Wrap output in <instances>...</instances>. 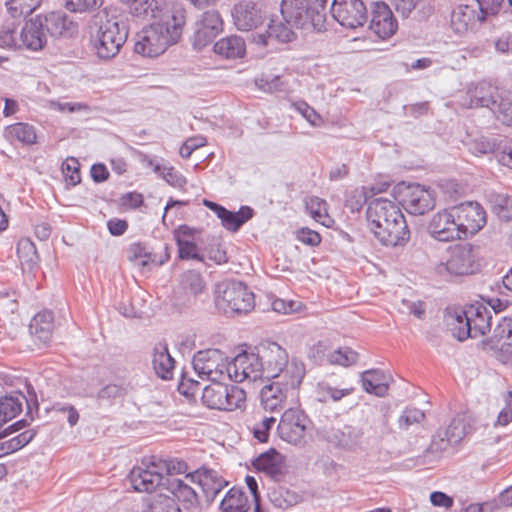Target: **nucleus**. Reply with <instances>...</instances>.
Returning <instances> with one entry per match:
<instances>
[{
	"instance_id": "1",
	"label": "nucleus",
	"mask_w": 512,
	"mask_h": 512,
	"mask_svg": "<svg viewBox=\"0 0 512 512\" xmlns=\"http://www.w3.org/2000/svg\"><path fill=\"white\" fill-rule=\"evenodd\" d=\"M328 0H282L280 12L284 21L297 29L326 31Z\"/></svg>"
},
{
	"instance_id": "2",
	"label": "nucleus",
	"mask_w": 512,
	"mask_h": 512,
	"mask_svg": "<svg viewBox=\"0 0 512 512\" xmlns=\"http://www.w3.org/2000/svg\"><path fill=\"white\" fill-rule=\"evenodd\" d=\"M182 34V22L173 16L171 21L156 22L137 34L134 51L145 57H157L175 44Z\"/></svg>"
},
{
	"instance_id": "3",
	"label": "nucleus",
	"mask_w": 512,
	"mask_h": 512,
	"mask_svg": "<svg viewBox=\"0 0 512 512\" xmlns=\"http://www.w3.org/2000/svg\"><path fill=\"white\" fill-rule=\"evenodd\" d=\"M305 374V364L298 358L292 357V365L286 371V378L277 379L261 389L260 399L263 408L271 412L282 409L287 398L295 395Z\"/></svg>"
},
{
	"instance_id": "4",
	"label": "nucleus",
	"mask_w": 512,
	"mask_h": 512,
	"mask_svg": "<svg viewBox=\"0 0 512 512\" xmlns=\"http://www.w3.org/2000/svg\"><path fill=\"white\" fill-rule=\"evenodd\" d=\"M450 320L452 335L459 341H464L485 335L491 328L492 315L487 307L477 303L455 309Z\"/></svg>"
},
{
	"instance_id": "5",
	"label": "nucleus",
	"mask_w": 512,
	"mask_h": 512,
	"mask_svg": "<svg viewBox=\"0 0 512 512\" xmlns=\"http://www.w3.org/2000/svg\"><path fill=\"white\" fill-rule=\"evenodd\" d=\"M254 365L257 374L253 375L254 380L258 378H286V371L292 365V359L285 348L273 341H263L252 350Z\"/></svg>"
},
{
	"instance_id": "6",
	"label": "nucleus",
	"mask_w": 512,
	"mask_h": 512,
	"mask_svg": "<svg viewBox=\"0 0 512 512\" xmlns=\"http://www.w3.org/2000/svg\"><path fill=\"white\" fill-rule=\"evenodd\" d=\"M214 302L216 308L226 315L248 313L255 306L253 292L244 282L237 280L218 283Z\"/></svg>"
},
{
	"instance_id": "7",
	"label": "nucleus",
	"mask_w": 512,
	"mask_h": 512,
	"mask_svg": "<svg viewBox=\"0 0 512 512\" xmlns=\"http://www.w3.org/2000/svg\"><path fill=\"white\" fill-rule=\"evenodd\" d=\"M129 27L127 22L113 16L102 23L93 39L96 53L101 59L114 58L128 38Z\"/></svg>"
},
{
	"instance_id": "8",
	"label": "nucleus",
	"mask_w": 512,
	"mask_h": 512,
	"mask_svg": "<svg viewBox=\"0 0 512 512\" xmlns=\"http://www.w3.org/2000/svg\"><path fill=\"white\" fill-rule=\"evenodd\" d=\"M246 392L236 386L227 385L220 380L211 381L202 389L201 402L209 408L221 411H234L245 405Z\"/></svg>"
},
{
	"instance_id": "9",
	"label": "nucleus",
	"mask_w": 512,
	"mask_h": 512,
	"mask_svg": "<svg viewBox=\"0 0 512 512\" xmlns=\"http://www.w3.org/2000/svg\"><path fill=\"white\" fill-rule=\"evenodd\" d=\"M330 13L337 23L347 29L363 27L368 21V9L363 0H333Z\"/></svg>"
},
{
	"instance_id": "10",
	"label": "nucleus",
	"mask_w": 512,
	"mask_h": 512,
	"mask_svg": "<svg viewBox=\"0 0 512 512\" xmlns=\"http://www.w3.org/2000/svg\"><path fill=\"white\" fill-rule=\"evenodd\" d=\"M26 388L27 396L22 392H15L0 398V428L22 411L23 401H25L27 405L26 417H29L30 421H33L34 417L32 412L35 409L38 413L39 403L33 386L27 384Z\"/></svg>"
},
{
	"instance_id": "11",
	"label": "nucleus",
	"mask_w": 512,
	"mask_h": 512,
	"mask_svg": "<svg viewBox=\"0 0 512 512\" xmlns=\"http://www.w3.org/2000/svg\"><path fill=\"white\" fill-rule=\"evenodd\" d=\"M227 358L219 349L198 351L192 360L194 371L203 380H221L226 373Z\"/></svg>"
},
{
	"instance_id": "12",
	"label": "nucleus",
	"mask_w": 512,
	"mask_h": 512,
	"mask_svg": "<svg viewBox=\"0 0 512 512\" xmlns=\"http://www.w3.org/2000/svg\"><path fill=\"white\" fill-rule=\"evenodd\" d=\"M443 270H446L449 274L454 276H464L475 273L478 270V264L476 262L473 246L470 243H465L458 244L451 248L446 262L438 266L439 273Z\"/></svg>"
},
{
	"instance_id": "13",
	"label": "nucleus",
	"mask_w": 512,
	"mask_h": 512,
	"mask_svg": "<svg viewBox=\"0 0 512 512\" xmlns=\"http://www.w3.org/2000/svg\"><path fill=\"white\" fill-rule=\"evenodd\" d=\"M452 209L461 238L476 234L486 224V212L477 202H464Z\"/></svg>"
},
{
	"instance_id": "14",
	"label": "nucleus",
	"mask_w": 512,
	"mask_h": 512,
	"mask_svg": "<svg viewBox=\"0 0 512 512\" xmlns=\"http://www.w3.org/2000/svg\"><path fill=\"white\" fill-rule=\"evenodd\" d=\"M308 416L297 408H288L282 414L277 426L279 437L291 444L299 445L304 441Z\"/></svg>"
},
{
	"instance_id": "15",
	"label": "nucleus",
	"mask_w": 512,
	"mask_h": 512,
	"mask_svg": "<svg viewBox=\"0 0 512 512\" xmlns=\"http://www.w3.org/2000/svg\"><path fill=\"white\" fill-rule=\"evenodd\" d=\"M223 30V20L216 10L204 12L194 24V33L191 38L195 50L201 51L209 45Z\"/></svg>"
},
{
	"instance_id": "16",
	"label": "nucleus",
	"mask_w": 512,
	"mask_h": 512,
	"mask_svg": "<svg viewBox=\"0 0 512 512\" xmlns=\"http://www.w3.org/2000/svg\"><path fill=\"white\" fill-rule=\"evenodd\" d=\"M400 203L409 214L424 215L435 207L436 194L433 189L416 184L406 188Z\"/></svg>"
},
{
	"instance_id": "17",
	"label": "nucleus",
	"mask_w": 512,
	"mask_h": 512,
	"mask_svg": "<svg viewBox=\"0 0 512 512\" xmlns=\"http://www.w3.org/2000/svg\"><path fill=\"white\" fill-rule=\"evenodd\" d=\"M47 35L54 39H71L78 35L79 25L63 11L39 15Z\"/></svg>"
},
{
	"instance_id": "18",
	"label": "nucleus",
	"mask_w": 512,
	"mask_h": 512,
	"mask_svg": "<svg viewBox=\"0 0 512 512\" xmlns=\"http://www.w3.org/2000/svg\"><path fill=\"white\" fill-rule=\"evenodd\" d=\"M369 28L380 39L391 38L398 30V22L390 7L383 1H375L370 6Z\"/></svg>"
},
{
	"instance_id": "19",
	"label": "nucleus",
	"mask_w": 512,
	"mask_h": 512,
	"mask_svg": "<svg viewBox=\"0 0 512 512\" xmlns=\"http://www.w3.org/2000/svg\"><path fill=\"white\" fill-rule=\"evenodd\" d=\"M232 17L238 30L250 31L260 26L266 18L262 4L253 0H242L232 10Z\"/></svg>"
},
{
	"instance_id": "20",
	"label": "nucleus",
	"mask_w": 512,
	"mask_h": 512,
	"mask_svg": "<svg viewBox=\"0 0 512 512\" xmlns=\"http://www.w3.org/2000/svg\"><path fill=\"white\" fill-rule=\"evenodd\" d=\"M427 231L433 239L440 242L462 239L452 208L434 214L427 226Z\"/></svg>"
},
{
	"instance_id": "21",
	"label": "nucleus",
	"mask_w": 512,
	"mask_h": 512,
	"mask_svg": "<svg viewBox=\"0 0 512 512\" xmlns=\"http://www.w3.org/2000/svg\"><path fill=\"white\" fill-rule=\"evenodd\" d=\"M384 224L378 223V229L372 231L382 245L387 247L404 246L409 241L410 231L403 213H401V218L388 220V223Z\"/></svg>"
},
{
	"instance_id": "22",
	"label": "nucleus",
	"mask_w": 512,
	"mask_h": 512,
	"mask_svg": "<svg viewBox=\"0 0 512 512\" xmlns=\"http://www.w3.org/2000/svg\"><path fill=\"white\" fill-rule=\"evenodd\" d=\"M155 461H150L146 467H134L129 473V479L132 487L138 492L151 493L158 487L164 488V482L168 477H164L161 470L153 466Z\"/></svg>"
},
{
	"instance_id": "23",
	"label": "nucleus",
	"mask_w": 512,
	"mask_h": 512,
	"mask_svg": "<svg viewBox=\"0 0 512 512\" xmlns=\"http://www.w3.org/2000/svg\"><path fill=\"white\" fill-rule=\"evenodd\" d=\"M164 489L173 495L172 498L177 499L179 506H182V512H204L197 493L183 480L176 477L167 478Z\"/></svg>"
},
{
	"instance_id": "24",
	"label": "nucleus",
	"mask_w": 512,
	"mask_h": 512,
	"mask_svg": "<svg viewBox=\"0 0 512 512\" xmlns=\"http://www.w3.org/2000/svg\"><path fill=\"white\" fill-rule=\"evenodd\" d=\"M401 209L396 203L386 198H375L369 201L366 210L367 221L370 230L378 229V222L381 225L388 223V220L401 218Z\"/></svg>"
},
{
	"instance_id": "25",
	"label": "nucleus",
	"mask_w": 512,
	"mask_h": 512,
	"mask_svg": "<svg viewBox=\"0 0 512 512\" xmlns=\"http://www.w3.org/2000/svg\"><path fill=\"white\" fill-rule=\"evenodd\" d=\"M484 344L489 349L498 351L503 362L510 360L512 358V318H503Z\"/></svg>"
},
{
	"instance_id": "26",
	"label": "nucleus",
	"mask_w": 512,
	"mask_h": 512,
	"mask_svg": "<svg viewBox=\"0 0 512 512\" xmlns=\"http://www.w3.org/2000/svg\"><path fill=\"white\" fill-rule=\"evenodd\" d=\"M186 477H190L202 488L207 505H210L228 484L217 471L208 468L197 469L193 473L186 474Z\"/></svg>"
},
{
	"instance_id": "27",
	"label": "nucleus",
	"mask_w": 512,
	"mask_h": 512,
	"mask_svg": "<svg viewBox=\"0 0 512 512\" xmlns=\"http://www.w3.org/2000/svg\"><path fill=\"white\" fill-rule=\"evenodd\" d=\"M252 357H254L253 351H242L232 361H226V374L228 378L235 383H241L247 378L254 380L253 375L257 374L258 371H256L257 369L254 361H252Z\"/></svg>"
},
{
	"instance_id": "28",
	"label": "nucleus",
	"mask_w": 512,
	"mask_h": 512,
	"mask_svg": "<svg viewBox=\"0 0 512 512\" xmlns=\"http://www.w3.org/2000/svg\"><path fill=\"white\" fill-rule=\"evenodd\" d=\"M19 35L22 45L31 51L42 50L47 43V34L39 15L27 20Z\"/></svg>"
},
{
	"instance_id": "29",
	"label": "nucleus",
	"mask_w": 512,
	"mask_h": 512,
	"mask_svg": "<svg viewBox=\"0 0 512 512\" xmlns=\"http://www.w3.org/2000/svg\"><path fill=\"white\" fill-rule=\"evenodd\" d=\"M474 6L471 5H458L451 12L450 26L453 31L458 35L465 34L468 30L472 29L477 22H483Z\"/></svg>"
},
{
	"instance_id": "30",
	"label": "nucleus",
	"mask_w": 512,
	"mask_h": 512,
	"mask_svg": "<svg viewBox=\"0 0 512 512\" xmlns=\"http://www.w3.org/2000/svg\"><path fill=\"white\" fill-rule=\"evenodd\" d=\"M498 87L488 82H479L468 87L467 96L469 99L468 108H488L498 98Z\"/></svg>"
},
{
	"instance_id": "31",
	"label": "nucleus",
	"mask_w": 512,
	"mask_h": 512,
	"mask_svg": "<svg viewBox=\"0 0 512 512\" xmlns=\"http://www.w3.org/2000/svg\"><path fill=\"white\" fill-rule=\"evenodd\" d=\"M152 367L155 374L163 379L170 380L173 377L175 360L170 355L166 343L159 342L155 344L152 351Z\"/></svg>"
},
{
	"instance_id": "32",
	"label": "nucleus",
	"mask_w": 512,
	"mask_h": 512,
	"mask_svg": "<svg viewBox=\"0 0 512 512\" xmlns=\"http://www.w3.org/2000/svg\"><path fill=\"white\" fill-rule=\"evenodd\" d=\"M252 464L257 471L264 472L276 480L283 475L284 457L275 448L261 453L252 461Z\"/></svg>"
},
{
	"instance_id": "33",
	"label": "nucleus",
	"mask_w": 512,
	"mask_h": 512,
	"mask_svg": "<svg viewBox=\"0 0 512 512\" xmlns=\"http://www.w3.org/2000/svg\"><path fill=\"white\" fill-rule=\"evenodd\" d=\"M30 334L39 344L47 345L52 338L53 314L50 311H42L36 314L29 324Z\"/></svg>"
},
{
	"instance_id": "34",
	"label": "nucleus",
	"mask_w": 512,
	"mask_h": 512,
	"mask_svg": "<svg viewBox=\"0 0 512 512\" xmlns=\"http://www.w3.org/2000/svg\"><path fill=\"white\" fill-rule=\"evenodd\" d=\"M364 432L359 426L344 425L333 433L330 442L345 450H355L362 442Z\"/></svg>"
},
{
	"instance_id": "35",
	"label": "nucleus",
	"mask_w": 512,
	"mask_h": 512,
	"mask_svg": "<svg viewBox=\"0 0 512 512\" xmlns=\"http://www.w3.org/2000/svg\"><path fill=\"white\" fill-rule=\"evenodd\" d=\"M361 382L363 389L370 394L383 397L387 394L389 385L388 377L380 369H370L362 372Z\"/></svg>"
},
{
	"instance_id": "36",
	"label": "nucleus",
	"mask_w": 512,
	"mask_h": 512,
	"mask_svg": "<svg viewBox=\"0 0 512 512\" xmlns=\"http://www.w3.org/2000/svg\"><path fill=\"white\" fill-rule=\"evenodd\" d=\"M213 49L217 55L225 59L242 58L246 53L244 39L236 35L220 39L214 44Z\"/></svg>"
},
{
	"instance_id": "37",
	"label": "nucleus",
	"mask_w": 512,
	"mask_h": 512,
	"mask_svg": "<svg viewBox=\"0 0 512 512\" xmlns=\"http://www.w3.org/2000/svg\"><path fill=\"white\" fill-rule=\"evenodd\" d=\"M219 509L220 512H248V497L241 488L232 487L220 502Z\"/></svg>"
},
{
	"instance_id": "38",
	"label": "nucleus",
	"mask_w": 512,
	"mask_h": 512,
	"mask_svg": "<svg viewBox=\"0 0 512 512\" xmlns=\"http://www.w3.org/2000/svg\"><path fill=\"white\" fill-rule=\"evenodd\" d=\"M142 512H182V510L174 498L156 494L144 499Z\"/></svg>"
},
{
	"instance_id": "39",
	"label": "nucleus",
	"mask_w": 512,
	"mask_h": 512,
	"mask_svg": "<svg viewBox=\"0 0 512 512\" xmlns=\"http://www.w3.org/2000/svg\"><path fill=\"white\" fill-rule=\"evenodd\" d=\"M4 135L8 140H17L24 145L35 144L37 139L34 126L23 122L7 126L4 130Z\"/></svg>"
},
{
	"instance_id": "40",
	"label": "nucleus",
	"mask_w": 512,
	"mask_h": 512,
	"mask_svg": "<svg viewBox=\"0 0 512 512\" xmlns=\"http://www.w3.org/2000/svg\"><path fill=\"white\" fill-rule=\"evenodd\" d=\"M253 216L254 210L250 206H241L238 211L227 210L221 224L226 230L237 232Z\"/></svg>"
},
{
	"instance_id": "41",
	"label": "nucleus",
	"mask_w": 512,
	"mask_h": 512,
	"mask_svg": "<svg viewBox=\"0 0 512 512\" xmlns=\"http://www.w3.org/2000/svg\"><path fill=\"white\" fill-rule=\"evenodd\" d=\"M270 502L277 508L287 509L298 504L302 496L284 486L273 488L268 493Z\"/></svg>"
},
{
	"instance_id": "42",
	"label": "nucleus",
	"mask_w": 512,
	"mask_h": 512,
	"mask_svg": "<svg viewBox=\"0 0 512 512\" xmlns=\"http://www.w3.org/2000/svg\"><path fill=\"white\" fill-rule=\"evenodd\" d=\"M180 288L185 293H189L194 298H197L206 291V284L200 272L188 270L181 276Z\"/></svg>"
},
{
	"instance_id": "43",
	"label": "nucleus",
	"mask_w": 512,
	"mask_h": 512,
	"mask_svg": "<svg viewBox=\"0 0 512 512\" xmlns=\"http://www.w3.org/2000/svg\"><path fill=\"white\" fill-rule=\"evenodd\" d=\"M505 125L512 124V96L510 93L499 94L489 109Z\"/></svg>"
},
{
	"instance_id": "44",
	"label": "nucleus",
	"mask_w": 512,
	"mask_h": 512,
	"mask_svg": "<svg viewBox=\"0 0 512 512\" xmlns=\"http://www.w3.org/2000/svg\"><path fill=\"white\" fill-rule=\"evenodd\" d=\"M490 203L493 213L501 221H512V196L505 193H496L491 195Z\"/></svg>"
},
{
	"instance_id": "45",
	"label": "nucleus",
	"mask_w": 512,
	"mask_h": 512,
	"mask_svg": "<svg viewBox=\"0 0 512 512\" xmlns=\"http://www.w3.org/2000/svg\"><path fill=\"white\" fill-rule=\"evenodd\" d=\"M35 429H28L0 444V457L16 452L29 444L36 436Z\"/></svg>"
},
{
	"instance_id": "46",
	"label": "nucleus",
	"mask_w": 512,
	"mask_h": 512,
	"mask_svg": "<svg viewBox=\"0 0 512 512\" xmlns=\"http://www.w3.org/2000/svg\"><path fill=\"white\" fill-rule=\"evenodd\" d=\"M42 0H8L5 5L12 18L26 17L36 10Z\"/></svg>"
},
{
	"instance_id": "47",
	"label": "nucleus",
	"mask_w": 512,
	"mask_h": 512,
	"mask_svg": "<svg viewBox=\"0 0 512 512\" xmlns=\"http://www.w3.org/2000/svg\"><path fill=\"white\" fill-rule=\"evenodd\" d=\"M470 426L461 415L454 417L449 426L443 430V435L448 438V442L458 444L467 434Z\"/></svg>"
},
{
	"instance_id": "48",
	"label": "nucleus",
	"mask_w": 512,
	"mask_h": 512,
	"mask_svg": "<svg viewBox=\"0 0 512 512\" xmlns=\"http://www.w3.org/2000/svg\"><path fill=\"white\" fill-rule=\"evenodd\" d=\"M293 26H290L286 22H276L271 19L267 33L269 38H274L282 43H289L296 38V34L292 30Z\"/></svg>"
},
{
	"instance_id": "49",
	"label": "nucleus",
	"mask_w": 512,
	"mask_h": 512,
	"mask_svg": "<svg viewBox=\"0 0 512 512\" xmlns=\"http://www.w3.org/2000/svg\"><path fill=\"white\" fill-rule=\"evenodd\" d=\"M354 391L353 387L338 389L330 386L326 382L318 383L317 395L320 402H327L332 400L333 402L340 401L343 397L352 394Z\"/></svg>"
},
{
	"instance_id": "50",
	"label": "nucleus",
	"mask_w": 512,
	"mask_h": 512,
	"mask_svg": "<svg viewBox=\"0 0 512 512\" xmlns=\"http://www.w3.org/2000/svg\"><path fill=\"white\" fill-rule=\"evenodd\" d=\"M159 11L157 0H135L130 5V13L139 18H156Z\"/></svg>"
},
{
	"instance_id": "51",
	"label": "nucleus",
	"mask_w": 512,
	"mask_h": 512,
	"mask_svg": "<svg viewBox=\"0 0 512 512\" xmlns=\"http://www.w3.org/2000/svg\"><path fill=\"white\" fill-rule=\"evenodd\" d=\"M127 259L130 262H136L141 259L139 265L145 267L149 262H155V255L148 251L145 243H132L127 249Z\"/></svg>"
},
{
	"instance_id": "52",
	"label": "nucleus",
	"mask_w": 512,
	"mask_h": 512,
	"mask_svg": "<svg viewBox=\"0 0 512 512\" xmlns=\"http://www.w3.org/2000/svg\"><path fill=\"white\" fill-rule=\"evenodd\" d=\"M154 171L158 173L170 186L183 190L187 184L186 177L174 167H162L157 164Z\"/></svg>"
},
{
	"instance_id": "53",
	"label": "nucleus",
	"mask_w": 512,
	"mask_h": 512,
	"mask_svg": "<svg viewBox=\"0 0 512 512\" xmlns=\"http://www.w3.org/2000/svg\"><path fill=\"white\" fill-rule=\"evenodd\" d=\"M306 209L309 211L311 217L317 221L322 223L324 226L329 227V224L326 222L325 218L330 221V218L327 214V203L325 200L313 196L306 202Z\"/></svg>"
},
{
	"instance_id": "54",
	"label": "nucleus",
	"mask_w": 512,
	"mask_h": 512,
	"mask_svg": "<svg viewBox=\"0 0 512 512\" xmlns=\"http://www.w3.org/2000/svg\"><path fill=\"white\" fill-rule=\"evenodd\" d=\"M128 393V386L124 384L109 383L102 387L97 393L99 402H111L113 400L123 398Z\"/></svg>"
},
{
	"instance_id": "55",
	"label": "nucleus",
	"mask_w": 512,
	"mask_h": 512,
	"mask_svg": "<svg viewBox=\"0 0 512 512\" xmlns=\"http://www.w3.org/2000/svg\"><path fill=\"white\" fill-rule=\"evenodd\" d=\"M359 354L349 347L339 348L328 356V361L331 364H338L342 366H350L358 361Z\"/></svg>"
},
{
	"instance_id": "56",
	"label": "nucleus",
	"mask_w": 512,
	"mask_h": 512,
	"mask_svg": "<svg viewBox=\"0 0 512 512\" xmlns=\"http://www.w3.org/2000/svg\"><path fill=\"white\" fill-rule=\"evenodd\" d=\"M368 202V195L366 187H357L353 189L345 200V207L350 209L351 212H359L363 206Z\"/></svg>"
},
{
	"instance_id": "57",
	"label": "nucleus",
	"mask_w": 512,
	"mask_h": 512,
	"mask_svg": "<svg viewBox=\"0 0 512 512\" xmlns=\"http://www.w3.org/2000/svg\"><path fill=\"white\" fill-rule=\"evenodd\" d=\"M153 466L159 468L162 474L165 472L164 477H175L177 474L186 473L188 465L182 460H159L153 463Z\"/></svg>"
},
{
	"instance_id": "58",
	"label": "nucleus",
	"mask_w": 512,
	"mask_h": 512,
	"mask_svg": "<svg viewBox=\"0 0 512 512\" xmlns=\"http://www.w3.org/2000/svg\"><path fill=\"white\" fill-rule=\"evenodd\" d=\"M506 141L498 138H483L476 144V149L481 154H495L496 158L501 155Z\"/></svg>"
},
{
	"instance_id": "59",
	"label": "nucleus",
	"mask_w": 512,
	"mask_h": 512,
	"mask_svg": "<svg viewBox=\"0 0 512 512\" xmlns=\"http://www.w3.org/2000/svg\"><path fill=\"white\" fill-rule=\"evenodd\" d=\"M425 418V413L415 407H407L398 419L400 429H408L413 424H418Z\"/></svg>"
},
{
	"instance_id": "60",
	"label": "nucleus",
	"mask_w": 512,
	"mask_h": 512,
	"mask_svg": "<svg viewBox=\"0 0 512 512\" xmlns=\"http://www.w3.org/2000/svg\"><path fill=\"white\" fill-rule=\"evenodd\" d=\"M476 2L480 17L486 20L488 15H496L500 11L504 0H476ZM507 2L512 8V0Z\"/></svg>"
},
{
	"instance_id": "61",
	"label": "nucleus",
	"mask_w": 512,
	"mask_h": 512,
	"mask_svg": "<svg viewBox=\"0 0 512 512\" xmlns=\"http://www.w3.org/2000/svg\"><path fill=\"white\" fill-rule=\"evenodd\" d=\"M103 0H66V8L71 12H90L98 9Z\"/></svg>"
},
{
	"instance_id": "62",
	"label": "nucleus",
	"mask_w": 512,
	"mask_h": 512,
	"mask_svg": "<svg viewBox=\"0 0 512 512\" xmlns=\"http://www.w3.org/2000/svg\"><path fill=\"white\" fill-rule=\"evenodd\" d=\"M178 247V257L181 260L195 259L202 261L203 257L198 252L197 244L194 241H185L176 243Z\"/></svg>"
},
{
	"instance_id": "63",
	"label": "nucleus",
	"mask_w": 512,
	"mask_h": 512,
	"mask_svg": "<svg viewBox=\"0 0 512 512\" xmlns=\"http://www.w3.org/2000/svg\"><path fill=\"white\" fill-rule=\"evenodd\" d=\"M202 389L199 381L185 375L182 376L178 385V391L187 398H195L196 394Z\"/></svg>"
},
{
	"instance_id": "64",
	"label": "nucleus",
	"mask_w": 512,
	"mask_h": 512,
	"mask_svg": "<svg viewBox=\"0 0 512 512\" xmlns=\"http://www.w3.org/2000/svg\"><path fill=\"white\" fill-rule=\"evenodd\" d=\"M196 303V298L191 294L185 293L183 290L174 294L172 305L179 312L182 313L187 309L192 308Z\"/></svg>"
}]
</instances>
